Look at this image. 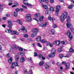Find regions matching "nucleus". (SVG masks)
Instances as JSON below:
<instances>
[{"instance_id": "obj_1", "label": "nucleus", "mask_w": 74, "mask_h": 74, "mask_svg": "<svg viewBox=\"0 0 74 74\" xmlns=\"http://www.w3.org/2000/svg\"><path fill=\"white\" fill-rule=\"evenodd\" d=\"M67 13L66 12H64L60 17V20L61 22H63V21H64V19H65L67 17Z\"/></svg>"}, {"instance_id": "obj_2", "label": "nucleus", "mask_w": 74, "mask_h": 74, "mask_svg": "<svg viewBox=\"0 0 74 74\" xmlns=\"http://www.w3.org/2000/svg\"><path fill=\"white\" fill-rule=\"evenodd\" d=\"M67 27V28H70V30L72 32H74V29L72 28L73 27V25L71 23H68L66 24Z\"/></svg>"}, {"instance_id": "obj_3", "label": "nucleus", "mask_w": 74, "mask_h": 74, "mask_svg": "<svg viewBox=\"0 0 74 74\" xmlns=\"http://www.w3.org/2000/svg\"><path fill=\"white\" fill-rule=\"evenodd\" d=\"M60 9V5H58L56 7V15H58Z\"/></svg>"}, {"instance_id": "obj_4", "label": "nucleus", "mask_w": 74, "mask_h": 74, "mask_svg": "<svg viewBox=\"0 0 74 74\" xmlns=\"http://www.w3.org/2000/svg\"><path fill=\"white\" fill-rule=\"evenodd\" d=\"M18 66V64L17 63V62H15L12 63L11 66V68L12 69H14V68H15L16 66Z\"/></svg>"}, {"instance_id": "obj_5", "label": "nucleus", "mask_w": 74, "mask_h": 74, "mask_svg": "<svg viewBox=\"0 0 74 74\" xmlns=\"http://www.w3.org/2000/svg\"><path fill=\"white\" fill-rule=\"evenodd\" d=\"M67 34L70 40H72L73 39V35L70 33V31H67Z\"/></svg>"}, {"instance_id": "obj_6", "label": "nucleus", "mask_w": 74, "mask_h": 74, "mask_svg": "<svg viewBox=\"0 0 74 74\" xmlns=\"http://www.w3.org/2000/svg\"><path fill=\"white\" fill-rule=\"evenodd\" d=\"M8 27L9 29H11L12 26V22L11 21H9L8 22Z\"/></svg>"}, {"instance_id": "obj_7", "label": "nucleus", "mask_w": 74, "mask_h": 74, "mask_svg": "<svg viewBox=\"0 0 74 74\" xmlns=\"http://www.w3.org/2000/svg\"><path fill=\"white\" fill-rule=\"evenodd\" d=\"M51 64L49 62L47 63L45 65V69H48L49 68Z\"/></svg>"}, {"instance_id": "obj_8", "label": "nucleus", "mask_w": 74, "mask_h": 74, "mask_svg": "<svg viewBox=\"0 0 74 74\" xmlns=\"http://www.w3.org/2000/svg\"><path fill=\"white\" fill-rule=\"evenodd\" d=\"M21 27V30L23 31H24V33H26V32H27V30L25 28V27L24 26H22Z\"/></svg>"}, {"instance_id": "obj_9", "label": "nucleus", "mask_w": 74, "mask_h": 74, "mask_svg": "<svg viewBox=\"0 0 74 74\" xmlns=\"http://www.w3.org/2000/svg\"><path fill=\"white\" fill-rule=\"evenodd\" d=\"M60 44V42L59 40L55 41L54 42V44L56 45H59Z\"/></svg>"}, {"instance_id": "obj_10", "label": "nucleus", "mask_w": 74, "mask_h": 74, "mask_svg": "<svg viewBox=\"0 0 74 74\" xmlns=\"http://www.w3.org/2000/svg\"><path fill=\"white\" fill-rule=\"evenodd\" d=\"M41 36H37L36 38V41H37V42H38V41H40H40L41 40Z\"/></svg>"}, {"instance_id": "obj_11", "label": "nucleus", "mask_w": 74, "mask_h": 74, "mask_svg": "<svg viewBox=\"0 0 74 74\" xmlns=\"http://www.w3.org/2000/svg\"><path fill=\"white\" fill-rule=\"evenodd\" d=\"M37 33L33 32L31 34V36L32 37H34L37 36Z\"/></svg>"}, {"instance_id": "obj_12", "label": "nucleus", "mask_w": 74, "mask_h": 74, "mask_svg": "<svg viewBox=\"0 0 74 74\" xmlns=\"http://www.w3.org/2000/svg\"><path fill=\"white\" fill-rule=\"evenodd\" d=\"M25 58L24 57H21L20 59V62H21V63H23V62H24L25 61Z\"/></svg>"}, {"instance_id": "obj_13", "label": "nucleus", "mask_w": 74, "mask_h": 74, "mask_svg": "<svg viewBox=\"0 0 74 74\" xmlns=\"http://www.w3.org/2000/svg\"><path fill=\"white\" fill-rule=\"evenodd\" d=\"M38 56L39 57L40 59H43V60H45V58L42 56V54H39L38 55Z\"/></svg>"}, {"instance_id": "obj_14", "label": "nucleus", "mask_w": 74, "mask_h": 74, "mask_svg": "<svg viewBox=\"0 0 74 74\" xmlns=\"http://www.w3.org/2000/svg\"><path fill=\"white\" fill-rule=\"evenodd\" d=\"M70 67V64L69 63H67L65 65V69L66 70H68V69H69V67Z\"/></svg>"}, {"instance_id": "obj_15", "label": "nucleus", "mask_w": 74, "mask_h": 74, "mask_svg": "<svg viewBox=\"0 0 74 74\" xmlns=\"http://www.w3.org/2000/svg\"><path fill=\"white\" fill-rule=\"evenodd\" d=\"M47 23H45L44 24H40L39 26H42V27H45L47 26Z\"/></svg>"}, {"instance_id": "obj_16", "label": "nucleus", "mask_w": 74, "mask_h": 74, "mask_svg": "<svg viewBox=\"0 0 74 74\" xmlns=\"http://www.w3.org/2000/svg\"><path fill=\"white\" fill-rule=\"evenodd\" d=\"M55 54L54 53H51L50 55H49V57L50 58H53L55 56Z\"/></svg>"}, {"instance_id": "obj_17", "label": "nucleus", "mask_w": 74, "mask_h": 74, "mask_svg": "<svg viewBox=\"0 0 74 74\" xmlns=\"http://www.w3.org/2000/svg\"><path fill=\"white\" fill-rule=\"evenodd\" d=\"M9 63L11 64L12 63V57H10L9 60H8Z\"/></svg>"}, {"instance_id": "obj_18", "label": "nucleus", "mask_w": 74, "mask_h": 74, "mask_svg": "<svg viewBox=\"0 0 74 74\" xmlns=\"http://www.w3.org/2000/svg\"><path fill=\"white\" fill-rule=\"evenodd\" d=\"M19 55H17L16 56L15 58V60L16 62H18V59H19Z\"/></svg>"}, {"instance_id": "obj_19", "label": "nucleus", "mask_w": 74, "mask_h": 74, "mask_svg": "<svg viewBox=\"0 0 74 74\" xmlns=\"http://www.w3.org/2000/svg\"><path fill=\"white\" fill-rule=\"evenodd\" d=\"M48 19H49V20L50 21H51V22H53V21L55 20V18H52L50 16H49L48 17Z\"/></svg>"}, {"instance_id": "obj_20", "label": "nucleus", "mask_w": 74, "mask_h": 74, "mask_svg": "<svg viewBox=\"0 0 74 74\" xmlns=\"http://www.w3.org/2000/svg\"><path fill=\"white\" fill-rule=\"evenodd\" d=\"M44 16L41 15L40 16L39 18V21H42V20H43V19H44Z\"/></svg>"}, {"instance_id": "obj_21", "label": "nucleus", "mask_w": 74, "mask_h": 74, "mask_svg": "<svg viewBox=\"0 0 74 74\" xmlns=\"http://www.w3.org/2000/svg\"><path fill=\"white\" fill-rule=\"evenodd\" d=\"M32 31L33 32H38V30L36 28H34L32 30Z\"/></svg>"}, {"instance_id": "obj_22", "label": "nucleus", "mask_w": 74, "mask_h": 74, "mask_svg": "<svg viewBox=\"0 0 74 74\" xmlns=\"http://www.w3.org/2000/svg\"><path fill=\"white\" fill-rule=\"evenodd\" d=\"M71 20V18L70 17H69V16H68L66 18V21L67 22H70Z\"/></svg>"}, {"instance_id": "obj_23", "label": "nucleus", "mask_w": 74, "mask_h": 74, "mask_svg": "<svg viewBox=\"0 0 74 74\" xmlns=\"http://www.w3.org/2000/svg\"><path fill=\"white\" fill-rule=\"evenodd\" d=\"M51 53L55 54V53H56V50L54 48H52L51 49Z\"/></svg>"}, {"instance_id": "obj_24", "label": "nucleus", "mask_w": 74, "mask_h": 74, "mask_svg": "<svg viewBox=\"0 0 74 74\" xmlns=\"http://www.w3.org/2000/svg\"><path fill=\"white\" fill-rule=\"evenodd\" d=\"M12 32V33H13L14 34H15V35H18V34H19V33L13 30Z\"/></svg>"}, {"instance_id": "obj_25", "label": "nucleus", "mask_w": 74, "mask_h": 74, "mask_svg": "<svg viewBox=\"0 0 74 74\" xmlns=\"http://www.w3.org/2000/svg\"><path fill=\"white\" fill-rule=\"evenodd\" d=\"M40 42L42 43H45V42H47V40H46L45 39H41Z\"/></svg>"}, {"instance_id": "obj_26", "label": "nucleus", "mask_w": 74, "mask_h": 74, "mask_svg": "<svg viewBox=\"0 0 74 74\" xmlns=\"http://www.w3.org/2000/svg\"><path fill=\"white\" fill-rule=\"evenodd\" d=\"M40 13H38L35 14L34 17H35V18H37V17H38V16H40Z\"/></svg>"}, {"instance_id": "obj_27", "label": "nucleus", "mask_w": 74, "mask_h": 74, "mask_svg": "<svg viewBox=\"0 0 74 74\" xmlns=\"http://www.w3.org/2000/svg\"><path fill=\"white\" fill-rule=\"evenodd\" d=\"M44 64V61H42L40 62L39 64L40 66H42V65H43Z\"/></svg>"}, {"instance_id": "obj_28", "label": "nucleus", "mask_w": 74, "mask_h": 74, "mask_svg": "<svg viewBox=\"0 0 74 74\" xmlns=\"http://www.w3.org/2000/svg\"><path fill=\"white\" fill-rule=\"evenodd\" d=\"M42 6L43 7L44 9H48V6L47 5H42Z\"/></svg>"}, {"instance_id": "obj_29", "label": "nucleus", "mask_w": 74, "mask_h": 74, "mask_svg": "<svg viewBox=\"0 0 74 74\" xmlns=\"http://www.w3.org/2000/svg\"><path fill=\"white\" fill-rule=\"evenodd\" d=\"M23 71L24 72L25 74H28V72L27 71V69H24Z\"/></svg>"}, {"instance_id": "obj_30", "label": "nucleus", "mask_w": 74, "mask_h": 74, "mask_svg": "<svg viewBox=\"0 0 74 74\" xmlns=\"http://www.w3.org/2000/svg\"><path fill=\"white\" fill-rule=\"evenodd\" d=\"M51 33L53 34H55V30H54V29H52L51 30Z\"/></svg>"}, {"instance_id": "obj_31", "label": "nucleus", "mask_w": 74, "mask_h": 74, "mask_svg": "<svg viewBox=\"0 0 74 74\" xmlns=\"http://www.w3.org/2000/svg\"><path fill=\"white\" fill-rule=\"evenodd\" d=\"M17 21L19 23H20V25H22V21H21V20H20V19H17Z\"/></svg>"}, {"instance_id": "obj_32", "label": "nucleus", "mask_w": 74, "mask_h": 74, "mask_svg": "<svg viewBox=\"0 0 74 74\" xmlns=\"http://www.w3.org/2000/svg\"><path fill=\"white\" fill-rule=\"evenodd\" d=\"M28 8H32V5L30 3H28Z\"/></svg>"}, {"instance_id": "obj_33", "label": "nucleus", "mask_w": 74, "mask_h": 74, "mask_svg": "<svg viewBox=\"0 0 74 74\" xmlns=\"http://www.w3.org/2000/svg\"><path fill=\"white\" fill-rule=\"evenodd\" d=\"M12 49H15L16 48V45H14L12 46Z\"/></svg>"}, {"instance_id": "obj_34", "label": "nucleus", "mask_w": 74, "mask_h": 74, "mask_svg": "<svg viewBox=\"0 0 74 74\" xmlns=\"http://www.w3.org/2000/svg\"><path fill=\"white\" fill-rule=\"evenodd\" d=\"M18 14V12H14V16H15V17H16V16H17V15Z\"/></svg>"}, {"instance_id": "obj_35", "label": "nucleus", "mask_w": 74, "mask_h": 74, "mask_svg": "<svg viewBox=\"0 0 74 74\" xmlns=\"http://www.w3.org/2000/svg\"><path fill=\"white\" fill-rule=\"evenodd\" d=\"M51 11L50 10H47L45 11V14H48L49 13H50Z\"/></svg>"}, {"instance_id": "obj_36", "label": "nucleus", "mask_w": 74, "mask_h": 74, "mask_svg": "<svg viewBox=\"0 0 74 74\" xmlns=\"http://www.w3.org/2000/svg\"><path fill=\"white\" fill-rule=\"evenodd\" d=\"M32 21V19L31 17H28V21L29 22H31Z\"/></svg>"}, {"instance_id": "obj_37", "label": "nucleus", "mask_w": 74, "mask_h": 74, "mask_svg": "<svg viewBox=\"0 0 74 74\" xmlns=\"http://www.w3.org/2000/svg\"><path fill=\"white\" fill-rule=\"evenodd\" d=\"M58 27V26L56 24H54L53 25V28H56V27Z\"/></svg>"}, {"instance_id": "obj_38", "label": "nucleus", "mask_w": 74, "mask_h": 74, "mask_svg": "<svg viewBox=\"0 0 74 74\" xmlns=\"http://www.w3.org/2000/svg\"><path fill=\"white\" fill-rule=\"evenodd\" d=\"M59 57L60 58H61V59L63 57V54H60L59 55Z\"/></svg>"}, {"instance_id": "obj_39", "label": "nucleus", "mask_w": 74, "mask_h": 74, "mask_svg": "<svg viewBox=\"0 0 74 74\" xmlns=\"http://www.w3.org/2000/svg\"><path fill=\"white\" fill-rule=\"evenodd\" d=\"M68 8L70 10H71L73 8V6L71 5H70L68 6Z\"/></svg>"}, {"instance_id": "obj_40", "label": "nucleus", "mask_w": 74, "mask_h": 74, "mask_svg": "<svg viewBox=\"0 0 74 74\" xmlns=\"http://www.w3.org/2000/svg\"><path fill=\"white\" fill-rule=\"evenodd\" d=\"M20 54L21 56H22L23 57L24 56H25V54H24V53H20Z\"/></svg>"}, {"instance_id": "obj_41", "label": "nucleus", "mask_w": 74, "mask_h": 74, "mask_svg": "<svg viewBox=\"0 0 74 74\" xmlns=\"http://www.w3.org/2000/svg\"><path fill=\"white\" fill-rule=\"evenodd\" d=\"M50 10L51 11H54V8H53L52 7H51L50 8Z\"/></svg>"}, {"instance_id": "obj_42", "label": "nucleus", "mask_w": 74, "mask_h": 74, "mask_svg": "<svg viewBox=\"0 0 74 74\" xmlns=\"http://www.w3.org/2000/svg\"><path fill=\"white\" fill-rule=\"evenodd\" d=\"M22 8H25V9H26V10L27 9V7L25 6H24V5H22Z\"/></svg>"}, {"instance_id": "obj_43", "label": "nucleus", "mask_w": 74, "mask_h": 74, "mask_svg": "<svg viewBox=\"0 0 74 74\" xmlns=\"http://www.w3.org/2000/svg\"><path fill=\"white\" fill-rule=\"evenodd\" d=\"M7 30L8 32V33H12V31H11L10 29H7Z\"/></svg>"}, {"instance_id": "obj_44", "label": "nucleus", "mask_w": 74, "mask_h": 74, "mask_svg": "<svg viewBox=\"0 0 74 74\" xmlns=\"http://www.w3.org/2000/svg\"><path fill=\"white\" fill-rule=\"evenodd\" d=\"M24 37L25 38H27L28 37V35H27V34H25L24 35Z\"/></svg>"}, {"instance_id": "obj_45", "label": "nucleus", "mask_w": 74, "mask_h": 74, "mask_svg": "<svg viewBox=\"0 0 74 74\" xmlns=\"http://www.w3.org/2000/svg\"><path fill=\"white\" fill-rule=\"evenodd\" d=\"M57 65L58 66H60L61 65V63L59 62H57Z\"/></svg>"}, {"instance_id": "obj_46", "label": "nucleus", "mask_w": 74, "mask_h": 74, "mask_svg": "<svg viewBox=\"0 0 74 74\" xmlns=\"http://www.w3.org/2000/svg\"><path fill=\"white\" fill-rule=\"evenodd\" d=\"M6 56L7 58H9V57H10V54L8 53L6 55Z\"/></svg>"}, {"instance_id": "obj_47", "label": "nucleus", "mask_w": 74, "mask_h": 74, "mask_svg": "<svg viewBox=\"0 0 74 74\" xmlns=\"http://www.w3.org/2000/svg\"><path fill=\"white\" fill-rule=\"evenodd\" d=\"M62 50L61 49L59 48L58 49V52H62Z\"/></svg>"}, {"instance_id": "obj_48", "label": "nucleus", "mask_w": 74, "mask_h": 74, "mask_svg": "<svg viewBox=\"0 0 74 74\" xmlns=\"http://www.w3.org/2000/svg\"><path fill=\"white\" fill-rule=\"evenodd\" d=\"M14 4L16 5H19V4L18 3H17V2H15L14 3Z\"/></svg>"}, {"instance_id": "obj_49", "label": "nucleus", "mask_w": 74, "mask_h": 74, "mask_svg": "<svg viewBox=\"0 0 74 74\" xmlns=\"http://www.w3.org/2000/svg\"><path fill=\"white\" fill-rule=\"evenodd\" d=\"M73 51H74V50H73V49L72 48L70 49H69V52H72Z\"/></svg>"}, {"instance_id": "obj_50", "label": "nucleus", "mask_w": 74, "mask_h": 74, "mask_svg": "<svg viewBox=\"0 0 74 74\" xmlns=\"http://www.w3.org/2000/svg\"><path fill=\"white\" fill-rule=\"evenodd\" d=\"M23 48H20L18 50L19 51H23Z\"/></svg>"}, {"instance_id": "obj_51", "label": "nucleus", "mask_w": 74, "mask_h": 74, "mask_svg": "<svg viewBox=\"0 0 74 74\" xmlns=\"http://www.w3.org/2000/svg\"><path fill=\"white\" fill-rule=\"evenodd\" d=\"M37 46H38V47H41V44H40V43H37Z\"/></svg>"}, {"instance_id": "obj_52", "label": "nucleus", "mask_w": 74, "mask_h": 74, "mask_svg": "<svg viewBox=\"0 0 74 74\" xmlns=\"http://www.w3.org/2000/svg\"><path fill=\"white\" fill-rule=\"evenodd\" d=\"M15 10L17 12H18V11H19V8H18L15 9Z\"/></svg>"}, {"instance_id": "obj_53", "label": "nucleus", "mask_w": 74, "mask_h": 74, "mask_svg": "<svg viewBox=\"0 0 74 74\" xmlns=\"http://www.w3.org/2000/svg\"><path fill=\"white\" fill-rule=\"evenodd\" d=\"M44 1L46 3H48V0H44Z\"/></svg>"}, {"instance_id": "obj_54", "label": "nucleus", "mask_w": 74, "mask_h": 74, "mask_svg": "<svg viewBox=\"0 0 74 74\" xmlns=\"http://www.w3.org/2000/svg\"><path fill=\"white\" fill-rule=\"evenodd\" d=\"M39 1L40 3H42L44 2V0H39Z\"/></svg>"}, {"instance_id": "obj_55", "label": "nucleus", "mask_w": 74, "mask_h": 74, "mask_svg": "<svg viewBox=\"0 0 74 74\" xmlns=\"http://www.w3.org/2000/svg\"><path fill=\"white\" fill-rule=\"evenodd\" d=\"M34 56H37V53L36 52H34Z\"/></svg>"}, {"instance_id": "obj_56", "label": "nucleus", "mask_w": 74, "mask_h": 74, "mask_svg": "<svg viewBox=\"0 0 74 74\" xmlns=\"http://www.w3.org/2000/svg\"><path fill=\"white\" fill-rule=\"evenodd\" d=\"M50 3L51 4L54 3V0H50Z\"/></svg>"}, {"instance_id": "obj_57", "label": "nucleus", "mask_w": 74, "mask_h": 74, "mask_svg": "<svg viewBox=\"0 0 74 74\" xmlns=\"http://www.w3.org/2000/svg\"><path fill=\"white\" fill-rule=\"evenodd\" d=\"M62 70H61L60 69H59L58 70V72L60 73H61L62 72Z\"/></svg>"}, {"instance_id": "obj_58", "label": "nucleus", "mask_w": 74, "mask_h": 74, "mask_svg": "<svg viewBox=\"0 0 74 74\" xmlns=\"http://www.w3.org/2000/svg\"><path fill=\"white\" fill-rule=\"evenodd\" d=\"M19 11H21H21H22L23 10V9L22 8H21L20 9H19Z\"/></svg>"}, {"instance_id": "obj_59", "label": "nucleus", "mask_w": 74, "mask_h": 74, "mask_svg": "<svg viewBox=\"0 0 74 74\" xmlns=\"http://www.w3.org/2000/svg\"><path fill=\"white\" fill-rule=\"evenodd\" d=\"M49 46H50V47H52L53 45H52V44L50 43Z\"/></svg>"}, {"instance_id": "obj_60", "label": "nucleus", "mask_w": 74, "mask_h": 74, "mask_svg": "<svg viewBox=\"0 0 74 74\" xmlns=\"http://www.w3.org/2000/svg\"><path fill=\"white\" fill-rule=\"evenodd\" d=\"M33 19H34V20H35V21H37V22H38V19H37V18H33Z\"/></svg>"}, {"instance_id": "obj_61", "label": "nucleus", "mask_w": 74, "mask_h": 74, "mask_svg": "<svg viewBox=\"0 0 74 74\" xmlns=\"http://www.w3.org/2000/svg\"><path fill=\"white\" fill-rule=\"evenodd\" d=\"M61 43L62 44H63V45H64V44H65V42H64V41H62L61 42Z\"/></svg>"}, {"instance_id": "obj_62", "label": "nucleus", "mask_w": 74, "mask_h": 74, "mask_svg": "<svg viewBox=\"0 0 74 74\" xmlns=\"http://www.w3.org/2000/svg\"><path fill=\"white\" fill-rule=\"evenodd\" d=\"M31 16H32V15L30 14H28V18H31Z\"/></svg>"}, {"instance_id": "obj_63", "label": "nucleus", "mask_w": 74, "mask_h": 74, "mask_svg": "<svg viewBox=\"0 0 74 74\" xmlns=\"http://www.w3.org/2000/svg\"><path fill=\"white\" fill-rule=\"evenodd\" d=\"M3 20H5L6 19V17H3Z\"/></svg>"}, {"instance_id": "obj_64", "label": "nucleus", "mask_w": 74, "mask_h": 74, "mask_svg": "<svg viewBox=\"0 0 74 74\" xmlns=\"http://www.w3.org/2000/svg\"><path fill=\"white\" fill-rule=\"evenodd\" d=\"M50 44V43L49 42H48L47 43V46L49 45Z\"/></svg>"}]
</instances>
